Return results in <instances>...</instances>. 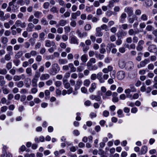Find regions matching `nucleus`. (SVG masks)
<instances>
[{"label":"nucleus","mask_w":157,"mask_h":157,"mask_svg":"<svg viewBox=\"0 0 157 157\" xmlns=\"http://www.w3.org/2000/svg\"><path fill=\"white\" fill-rule=\"evenodd\" d=\"M50 77L49 75L48 74H43L40 78V79L41 80H45L48 79Z\"/></svg>","instance_id":"17"},{"label":"nucleus","mask_w":157,"mask_h":157,"mask_svg":"<svg viewBox=\"0 0 157 157\" xmlns=\"http://www.w3.org/2000/svg\"><path fill=\"white\" fill-rule=\"evenodd\" d=\"M76 33L77 34L78 36L81 38H82L87 36V33L86 32H83L82 33L78 29H77L76 30Z\"/></svg>","instance_id":"7"},{"label":"nucleus","mask_w":157,"mask_h":157,"mask_svg":"<svg viewBox=\"0 0 157 157\" xmlns=\"http://www.w3.org/2000/svg\"><path fill=\"white\" fill-rule=\"evenodd\" d=\"M124 11L128 14L129 17H131L133 14V8L131 7H126L124 9Z\"/></svg>","instance_id":"3"},{"label":"nucleus","mask_w":157,"mask_h":157,"mask_svg":"<svg viewBox=\"0 0 157 157\" xmlns=\"http://www.w3.org/2000/svg\"><path fill=\"white\" fill-rule=\"evenodd\" d=\"M96 88V84L95 83H93L91 85L89 89V91L90 93L93 92Z\"/></svg>","instance_id":"28"},{"label":"nucleus","mask_w":157,"mask_h":157,"mask_svg":"<svg viewBox=\"0 0 157 157\" xmlns=\"http://www.w3.org/2000/svg\"><path fill=\"white\" fill-rule=\"evenodd\" d=\"M118 94L117 92H113L112 96L113 97L112 101L114 102H117L118 101L119 99L117 97Z\"/></svg>","instance_id":"13"},{"label":"nucleus","mask_w":157,"mask_h":157,"mask_svg":"<svg viewBox=\"0 0 157 157\" xmlns=\"http://www.w3.org/2000/svg\"><path fill=\"white\" fill-rule=\"evenodd\" d=\"M21 45L20 44H16L13 46V49L15 51H17L19 49Z\"/></svg>","instance_id":"55"},{"label":"nucleus","mask_w":157,"mask_h":157,"mask_svg":"<svg viewBox=\"0 0 157 157\" xmlns=\"http://www.w3.org/2000/svg\"><path fill=\"white\" fill-rule=\"evenodd\" d=\"M34 27H35L33 23L30 22L28 25L27 30L29 32H31Z\"/></svg>","instance_id":"20"},{"label":"nucleus","mask_w":157,"mask_h":157,"mask_svg":"<svg viewBox=\"0 0 157 157\" xmlns=\"http://www.w3.org/2000/svg\"><path fill=\"white\" fill-rule=\"evenodd\" d=\"M66 23V21L63 19L60 20L59 22V25L62 26H63L65 25Z\"/></svg>","instance_id":"38"},{"label":"nucleus","mask_w":157,"mask_h":157,"mask_svg":"<svg viewBox=\"0 0 157 157\" xmlns=\"http://www.w3.org/2000/svg\"><path fill=\"white\" fill-rule=\"evenodd\" d=\"M127 34V32L123 30H120L117 33V36L118 38H120L123 36H125Z\"/></svg>","instance_id":"12"},{"label":"nucleus","mask_w":157,"mask_h":157,"mask_svg":"<svg viewBox=\"0 0 157 157\" xmlns=\"http://www.w3.org/2000/svg\"><path fill=\"white\" fill-rule=\"evenodd\" d=\"M81 59L82 62L86 63L88 60L87 56L86 54H83L81 56Z\"/></svg>","instance_id":"36"},{"label":"nucleus","mask_w":157,"mask_h":157,"mask_svg":"<svg viewBox=\"0 0 157 157\" xmlns=\"http://www.w3.org/2000/svg\"><path fill=\"white\" fill-rule=\"evenodd\" d=\"M147 68L149 70H152L154 68V65L152 63L149 64L147 66Z\"/></svg>","instance_id":"63"},{"label":"nucleus","mask_w":157,"mask_h":157,"mask_svg":"<svg viewBox=\"0 0 157 157\" xmlns=\"http://www.w3.org/2000/svg\"><path fill=\"white\" fill-rule=\"evenodd\" d=\"M6 83V82L4 77L2 75H0V86L1 87H3Z\"/></svg>","instance_id":"18"},{"label":"nucleus","mask_w":157,"mask_h":157,"mask_svg":"<svg viewBox=\"0 0 157 157\" xmlns=\"http://www.w3.org/2000/svg\"><path fill=\"white\" fill-rule=\"evenodd\" d=\"M101 28V29L104 30L105 31H108L109 29L108 26L105 24H103L100 27Z\"/></svg>","instance_id":"42"},{"label":"nucleus","mask_w":157,"mask_h":157,"mask_svg":"<svg viewBox=\"0 0 157 157\" xmlns=\"http://www.w3.org/2000/svg\"><path fill=\"white\" fill-rule=\"evenodd\" d=\"M90 98L92 100H95L96 101H99L101 99V97L99 95H92L90 96Z\"/></svg>","instance_id":"19"},{"label":"nucleus","mask_w":157,"mask_h":157,"mask_svg":"<svg viewBox=\"0 0 157 157\" xmlns=\"http://www.w3.org/2000/svg\"><path fill=\"white\" fill-rule=\"evenodd\" d=\"M11 54L9 53L6 54L4 56V59H2L1 60V62L3 63H5V60L7 61L10 60L11 59Z\"/></svg>","instance_id":"14"},{"label":"nucleus","mask_w":157,"mask_h":157,"mask_svg":"<svg viewBox=\"0 0 157 157\" xmlns=\"http://www.w3.org/2000/svg\"><path fill=\"white\" fill-rule=\"evenodd\" d=\"M126 17L127 15L126 13H122L120 16V22L121 23H124Z\"/></svg>","instance_id":"21"},{"label":"nucleus","mask_w":157,"mask_h":157,"mask_svg":"<svg viewBox=\"0 0 157 157\" xmlns=\"http://www.w3.org/2000/svg\"><path fill=\"white\" fill-rule=\"evenodd\" d=\"M24 47L25 48H28L29 47L30 45L29 43L28 42H25L24 43Z\"/></svg>","instance_id":"64"},{"label":"nucleus","mask_w":157,"mask_h":157,"mask_svg":"<svg viewBox=\"0 0 157 157\" xmlns=\"http://www.w3.org/2000/svg\"><path fill=\"white\" fill-rule=\"evenodd\" d=\"M5 78L8 81H11L13 78L12 76L9 74H7L5 76Z\"/></svg>","instance_id":"50"},{"label":"nucleus","mask_w":157,"mask_h":157,"mask_svg":"<svg viewBox=\"0 0 157 157\" xmlns=\"http://www.w3.org/2000/svg\"><path fill=\"white\" fill-rule=\"evenodd\" d=\"M71 21L70 23V25L73 27H75L76 25V21L74 20H71Z\"/></svg>","instance_id":"53"},{"label":"nucleus","mask_w":157,"mask_h":157,"mask_svg":"<svg viewBox=\"0 0 157 157\" xmlns=\"http://www.w3.org/2000/svg\"><path fill=\"white\" fill-rule=\"evenodd\" d=\"M82 82L81 80L79 79L76 82V84L75 86V90H77L79 89L81 86L82 84Z\"/></svg>","instance_id":"16"},{"label":"nucleus","mask_w":157,"mask_h":157,"mask_svg":"<svg viewBox=\"0 0 157 157\" xmlns=\"http://www.w3.org/2000/svg\"><path fill=\"white\" fill-rule=\"evenodd\" d=\"M7 73V71L5 69H0V74L6 75Z\"/></svg>","instance_id":"49"},{"label":"nucleus","mask_w":157,"mask_h":157,"mask_svg":"<svg viewBox=\"0 0 157 157\" xmlns=\"http://www.w3.org/2000/svg\"><path fill=\"white\" fill-rule=\"evenodd\" d=\"M91 26L89 24H86L84 27V29L86 31H89L91 29Z\"/></svg>","instance_id":"51"},{"label":"nucleus","mask_w":157,"mask_h":157,"mask_svg":"<svg viewBox=\"0 0 157 157\" xmlns=\"http://www.w3.org/2000/svg\"><path fill=\"white\" fill-rule=\"evenodd\" d=\"M128 25L127 24H123L121 25V28L124 30H126L128 29Z\"/></svg>","instance_id":"61"},{"label":"nucleus","mask_w":157,"mask_h":157,"mask_svg":"<svg viewBox=\"0 0 157 157\" xmlns=\"http://www.w3.org/2000/svg\"><path fill=\"white\" fill-rule=\"evenodd\" d=\"M103 74L101 72H99L97 75V78L100 83H102L105 82V80L102 78Z\"/></svg>","instance_id":"11"},{"label":"nucleus","mask_w":157,"mask_h":157,"mask_svg":"<svg viewBox=\"0 0 157 157\" xmlns=\"http://www.w3.org/2000/svg\"><path fill=\"white\" fill-rule=\"evenodd\" d=\"M15 24L17 27H20L21 28H25L26 26V24L25 22H22L20 20H17L15 22Z\"/></svg>","instance_id":"6"},{"label":"nucleus","mask_w":157,"mask_h":157,"mask_svg":"<svg viewBox=\"0 0 157 157\" xmlns=\"http://www.w3.org/2000/svg\"><path fill=\"white\" fill-rule=\"evenodd\" d=\"M147 50L151 52H155L157 51L156 46L154 44H150L147 48Z\"/></svg>","instance_id":"4"},{"label":"nucleus","mask_w":157,"mask_h":157,"mask_svg":"<svg viewBox=\"0 0 157 157\" xmlns=\"http://www.w3.org/2000/svg\"><path fill=\"white\" fill-rule=\"evenodd\" d=\"M147 150V146H143L141 148V151L142 154H145Z\"/></svg>","instance_id":"37"},{"label":"nucleus","mask_w":157,"mask_h":157,"mask_svg":"<svg viewBox=\"0 0 157 157\" xmlns=\"http://www.w3.org/2000/svg\"><path fill=\"white\" fill-rule=\"evenodd\" d=\"M45 46L47 47H49L52 46H55V44L53 41H51L49 40H46L45 41Z\"/></svg>","instance_id":"9"},{"label":"nucleus","mask_w":157,"mask_h":157,"mask_svg":"<svg viewBox=\"0 0 157 157\" xmlns=\"http://www.w3.org/2000/svg\"><path fill=\"white\" fill-rule=\"evenodd\" d=\"M59 70L60 68L57 63H54L52 64L51 71L52 75H54L56 74Z\"/></svg>","instance_id":"1"},{"label":"nucleus","mask_w":157,"mask_h":157,"mask_svg":"<svg viewBox=\"0 0 157 157\" xmlns=\"http://www.w3.org/2000/svg\"><path fill=\"white\" fill-rule=\"evenodd\" d=\"M49 3L48 2H45L44 3L43 6L44 9H48L49 6Z\"/></svg>","instance_id":"60"},{"label":"nucleus","mask_w":157,"mask_h":157,"mask_svg":"<svg viewBox=\"0 0 157 157\" xmlns=\"http://www.w3.org/2000/svg\"><path fill=\"white\" fill-rule=\"evenodd\" d=\"M44 94H45V98L46 100H47L49 99L50 98V93L49 91L48 90H46L44 91Z\"/></svg>","instance_id":"35"},{"label":"nucleus","mask_w":157,"mask_h":157,"mask_svg":"<svg viewBox=\"0 0 157 157\" xmlns=\"http://www.w3.org/2000/svg\"><path fill=\"white\" fill-rule=\"evenodd\" d=\"M70 43L72 44H78V40L77 38L75 36L72 35L70 37Z\"/></svg>","instance_id":"8"},{"label":"nucleus","mask_w":157,"mask_h":157,"mask_svg":"<svg viewBox=\"0 0 157 157\" xmlns=\"http://www.w3.org/2000/svg\"><path fill=\"white\" fill-rule=\"evenodd\" d=\"M96 59L94 58H91L89 61L86 64L87 66H90L91 64H92V63H96Z\"/></svg>","instance_id":"29"},{"label":"nucleus","mask_w":157,"mask_h":157,"mask_svg":"<svg viewBox=\"0 0 157 157\" xmlns=\"http://www.w3.org/2000/svg\"><path fill=\"white\" fill-rule=\"evenodd\" d=\"M3 93L4 94H8L9 92V90L7 88H4L3 87L2 88Z\"/></svg>","instance_id":"48"},{"label":"nucleus","mask_w":157,"mask_h":157,"mask_svg":"<svg viewBox=\"0 0 157 157\" xmlns=\"http://www.w3.org/2000/svg\"><path fill=\"white\" fill-rule=\"evenodd\" d=\"M90 83V81L88 79L85 80L83 82L84 85L86 86H88Z\"/></svg>","instance_id":"47"},{"label":"nucleus","mask_w":157,"mask_h":157,"mask_svg":"<svg viewBox=\"0 0 157 157\" xmlns=\"http://www.w3.org/2000/svg\"><path fill=\"white\" fill-rule=\"evenodd\" d=\"M41 23L44 25H46L48 24V22L47 20L44 18H43L40 21Z\"/></svg>","instance_id":"46"},{"label":"nucleus","mask_w":157,"mask_h":157,"mask_svg":"<svg viewBox=\"0 0 157 157\" xmlns=\"http://www.w3.org/2000/svg\"><path fill=\"white\" fill-rule=\"evenodd\" d=\"M0 40L2 44L6 45L8 41V39L6 37H2L0 38Z\"/></svg>","instance_id":"22"},{"label":"nucleus","mask_w":157,"mask_h":157,"mask_svg":"<svg viewBox=\"0 0 157 157\" xmlns=\"http://www.w3.org/2000/svg\"><path fill=\"white\" fill-rule=\"evenodd\" d=\"M67 62V60L66 59H60L58 60V63L60 65L65 64Z\"/></svg>","instance_id":"25"},{"label":"nucleus","mask_w":157,"mask_h":157,"mask_svg":"<svg viewBox=\"0 0 157 157\" xmlns=\"http://www.w3.org/2000/svg\"><path fill=\"white\" fill-rule=\"evenodd\" d=\"M17 86L18 88L22 87L24 85V82L22 81H21L16 83Z\"/></svg>","instance_id":"39"},{"label":"nucleus","mask_w":157,"mask_h":157,"mask_svg":"<svg viewBox=\"0 0 157 157\" xmlns=\"http://www.w3.org/2000/svg\"><path fill=\"white\" fill-rule=\"evenodd\" d=\"M23 55V52L22 51H19L15 54V58L18 59L21 57Z\"/></svg>","instance_id":"27"},{"label":"nucleus","mask_w":157,"mask_h":157,"mask_svg":"<svg viewBox=\"0 0 157 157\" xmlns=\"http://www.w3.org/2000/svg\"><path fill=\"white\" fill-rule=\"evenodd\" d=\"M45 35V34L44 32H42L39 34V37L41 41H43L44 40Z\"/></svg>","instance_id":"41"},{"label":"nucleus","mask_w":157,"mask_h":157,"mask_svg":"<svg viewBox=\"0 0 157 157\" xmlns=\"http://www.w3.org/2000/svg\"><path fill=\"white\" fill-rule=\"evenodd\" d=\"M87 66L88 67V69L90 71L95 70L98 68V66L95 65L92 66V64H91L90 66Z\"/></svg>","instance_id":"30"},{"label":"nucleus","mask_w":157,"mask_h":157,"mask_svg":"<svg viewBox=\"0 0 157 157\" xmlns=\"http://www.w3.org/2000/svg\"><path fill=\"white\" fill-rule=\"evenodd\" d=\"M126 75L125 72L123 71H118L117 74V77L120 80H122L125 78Z\"/></svg>","instance_id":"2"},{"label":"nucleus","mask_w":157,"mask_h":157,"mask_svg":"<svg viewBox=\"0 0 157 157\" xmlns=\"http://www.w3.org/2000/svg\"><path fill=\"white\" fill-rule=\"evenodd\" d=\"M110 76L111 78H110L108 79V82L109 84H112L113 82V79H114L115 77V74H113L112 75H110Z\"/></svg>","instance_id":"33"},{"label":"nucleus","mask_w":157,"mask_h":157,"mask_svg":"<svg viewBox=\"0 0 157 157\" xmlns=\"http://www.w3.org/2000/svg\"><path fill=\"white\" fill-rule=\"evenodd\" d=\"M6 49L7 51L9 52V53L11 54V55H13V53L12 52L13 50V47L11 45L8 46L6 48Z\"/></svg>","instance_id":"34"},{"label":"nucleus","mask_w":157,"mask_h":157,"mask_svg":"<svg viewBox=\"0 0 157 157\" xmlns=\"http://www.w3.org/2000/svg\"><path fill=\"white\" fill-rule=\"evenodd\" d=\"M148 16L146 14H142L140 17V19L144 21H145L148 20Z\"/></svg>","instance_id":"26"},{"label":"nucleus","mask_w":157,"mask_h":157,"mask_svg":"<svg viewBox=\"0 0 157 157\" xmlns=\"http://www.w3.org/2000/svg\"><path fill=\"white\" fill-rule=\"evenodd\" d=\"M141 13V11L140 9L136 10L135 12V14L136 15L139 16Z\"/></svg>","instance_id":"58"},{"label":"nucleus","mask_w":157,"mask_h":157,"mask_svg":"<svg viewBox=\"0 0 157 157\" xmlns=\"http://www.w3.org/2000/svg\"><path fill=\"white\" fill-rule=\"evenodd\" d=\"M20 62V61L19 60L16 59H14L13 61V63L15 64V65L16 66H17L19 65Z\"/></svg>","instance_id":"52"},{"label":"nucleus","mask_w":157,"mask_h":157,"mask_svg":"<svg viewBox=\"0 0 157 157\" xmlns=\"http://www.w3.org/2000/svg\"><path fill=\"white\" fill-rule=\"evenodd\" d=\"M69 68H70V71L71 72H75L76 71V68L74 66L73 63H69Z\"/></svg>","instance_id":"31"},{"label":"nucleus","mask_w":157,"mask_h":157,"mask_svg":"<svg viewBox=\"0 0 157 157\" xmlns=\"http://www.w3.org/2000/svg\"><path fill=\"white\" fill-rule=\"evenodd\" d=\"M101 28L100 27H97L96 29V36H101L103 35V33L101 32Z\"/></svg>","instance_id":"15"},{"label":"nucleus","mask_w":157,"mask_h":157,"mask_svg":"<svg viewBox=\"0 0 157 157\" xmlns=\"http://www.w3.org/2000/svg\"><path fill=\"white\" fill-rule=\"evenodd\" d=\"M128 33L129 35H135V32L133 29H130L128 31Z\"/></svg>","instance_id":"59"},{"label":"nucleus","mask_w":157,"mask_h":157,"mask_svg":"<svg viewBox=\"0 0 157 157\" xmlns=\"http://www.w3.org/2000/svg\"><path fill=\"white\" fill-rule=\"evenodd\" d=\"M136 45L134 44H132L130 45H127V48L129 49H134L135 48Z\"/></svg>","instance_id":"56"},{"label":"nucleus","mask_w":157,"mask_h":157,"mask_svg":"<svg viewBox=\"0 0 157 157\" xmlns=\"http://www.w3.org/2000/svg\"><path fill=\"white\" fill-rule=\"evenodd\" d=\"M6 67L8 70L10 69L12 67V63L11 62L8 63L6 65Z\"/></svg>","instance_id":"57"},{"label":"nucleus","mask_w":157,"mask_h":157,"mask_svg":"<svg viewBox=\"0 0 157 157\" xmlns=\"http://www.w3.org/2000/svg\"><path fill=\"white\" fill-rule=\"evenodd\" d=\"M65 31V32L68 33L70 32L71 30V28L69 26H66L64 27Z\"/></svg>","instance_id":"62"},{"label":"nucleus","mask_w":157,"mask_h":157,"mask_svg":"<svg viewBox=\"0 0 157 157\" xmlns=\"http://www.w3.org/2000/svg\"><path fill=\"white\" fill-rule=\"evenodd\" d=\"M125 62L123 60H120L119 61L118 65L121 68H123L126 66Z\"/></svg>","instance_id":"23"},{"label":"nucleus","mask_w":157,"mask_h":157,"mask_svg":"<svg viewBox=\"0 0 157 157\" xmlns=\"http://www.w3.org/2000/svg\"><path fill=\"white\" fill-rule=\"evenodd\" d=\"M32 69L30 67H28L26 69V72L27 74L29 75V76L32 75Z\"/></svg>","instance_id":"40"},{"label":"nucleus","mask_w":157,"mask_h":157,"mask_svg":"<svg viewBox=\"0 0 157 157\" xmlns=\"http://www.w3.org/2000/svg\"><path fill=\"white\" fill-rule=\"evenodd\" d=\"M149 62V61L148 59H145L144 60L140 62V64L137 65V67L139 68L142 67H144Z\"/></svg>","instance_id":"5"},{"label":"nucleus","mask_w":157,"mask_h":157,"mask_svg":"<svg viewBox=\"0 0 157 157\" xmlns=\"http://www.w3.org/2000/svg\"><path fill=\"white\" fill-rule=\"evenodd\" d=\"M42 15V12L38 11H35L34 13V15L35 17L38 18L41 17Z\"/></svg>","instance_id":"24"},{"label":"nucleus","mask_w":157,"mask_h":157,"mask_svg":"<svg viewBox=\"0 0 157 157\" xmlns=\"http://www.w3.org/2000/svg\"><path fill=\"white\" fill-rule=\"evenodd\" d=\"M130 89L131 92H136V89L133 84H130L129 85Z\"/></svg>","instance_id":"43"},{"label":"nucleus","mask_w":157,"mask_h":157,"mask_svg":"<svg viewBox=\"0 0 157 157\" xmlns=\"http://www.w3.org/2000/svg\"><path fill=\"white\" fill-rule=\"evenodd\" d=\"M126 68L128 70H132L134 67V64L132 62L129 61L126 63Z\"/></svg>","instance_id":"10"},{"label":"nucleus","mask_w":157,"mask_h":157,"mask_svg":"<svg viewBox=\"0 0 157 157\" xmlns=\"http://www.w3.org/2000/svg\"><path fill=\"white\" fill-rule=\"evenodd\" d=\"M21 79L20 75H15L13 77V80L14 81H20Z\"/></svg>","instance_id":"45"},{"label":"nucleus","mask_w":157,"mask_h":157,"mask_svg":"<svg viewBox=\"0 0 157 157\" xmlns=\"http://www.w3.org/2000/svg\"><path fill=\"white\" fill-rule=\"evenodd\" d=\"M38 81V79L36 78H33L32 80V84L33 86H37V82Z\"/></svg>","instance_id":"44"},{"label":"nucleus","mask_w":157,"mask_h":157,"mask_svg":"<svg viewBox=\"0 0 157 157\" xmlns=\"http://www.w3.org/2000/svg\"><path fill=\"white\" fill-rule=\"evenodd\" d=\"M50 11L53 13H57L58 12L57 8L56 7H53L50 10Z\"/></svg>","instance_id":"54"},{"label":"nucleus","mask_w":157,"mask_h":157,"mask_svg":"<svg viewBox=\"0 0 157 157\" xmlns=\"http://www.w3.org/2000/svg\"><path fill=\"white\" fill-rule=\"evenodd\" d=\"M67 80L65 79H63V84L64 87L66 89L69 88L70 86V84L68 82H66Z\"/></svg>","instance_id":"32"}]
</instances>
